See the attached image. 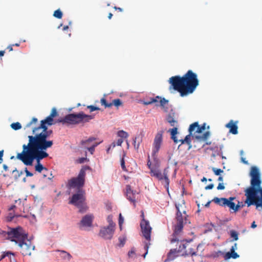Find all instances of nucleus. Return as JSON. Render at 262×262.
<instances>
[{
  "mask_svg": "<svg viewBox=\"0 0 262 262\" xmlns=\"http://www.w3.org/2000/svg\"><path fill=\"white\" fill-rule=\"evenodd\" d=\"M229 234L231 238H232V241H237L238 239V233L234 230H231L229 231Z\"/></svg>",
  "mask_w": 262,
  "mask_h": 262,
  "instance_id": "29",
  "label": "nucleus"
},
{
  "mask_svg": "<svg viewBox=\"0 0 262 262\" xmlns=\"http://www.w3.org/2000/svg\"><path fill=\"white\" fill-rule=\"evenodd\" d=\"M197 75L191 70L181 77V97L192 94L199 85Z\"/></svg>",
  "mask_w": 262,
  "mask_h": 262,
  "instance_id": "4",
  "label": "nucleus"
},
{
  "mask_svg": "<svg viewBox=\"0 0 262 262\" xmlns=\"http://www.w3.org/2000/svg\"><path fill=\"white\" fill-rule=\"evenodd\" d=\"M224 189H225V186H224L223 183H219L217 187V190H224Z\"/></svg>",
  "mask_w": 262,
  "mask_h": 262,
  "instance_id": "51",
  "label": "nucleus"
},
{
  "mask_svg": "<svg viewBox=\"0 0 262 262\" xmlns=\"http://www.w3.org/2000/svg\"><path fill=\"white\" fill-rule=\"evenodd\" d=\"M240 207L241 206L238 204L235 205L234 208V212H236L239 209Z\"/></svg>",
  "mask_w": 262,
  "mask_h": 262,
  "instance_id": "61",
  "label": "nucleus"
},
{
  "mask_svg": "<svg viewBox=\"0 0 262 262\" xmlns=\"http://www.w3.org/2000/svg\"><path fill=\"white\" fill-rule=\"evenodd\" d=\"M87 108L90 110V112H94L95 111L100 110V108L99 107H97V106H93V105H88V106H87Z\"/></svg>",
  "mask_w": 262,
  "mask_h": 262,
  "instance_id": "43",
  "label": "nucleus"
},
{
  "mask_svg": "<svg viewBox=\"0 0 262 262\" xmlns=\"http://www.w3.org/2000/svg\"><path fill=\"white\" fill-rule=\"evenodd\" d=\"M123 223V218L121 214L120 213L119 219V227H120V228L121 230L122 229V225Z\"/></svg>",
  "mask_w": 262,
  "mask_h": 262,
  "instance_id": "49",
  "label": "nucleus"
},
{
  "mask_svg": "<svg viewBox=\"0 0 262 262\" xmlns=\"http://www.w3.org/2000/svg\"><path fill=\"white\" fill-rule=\"evenodd\" d=\"M17 245L19 248L20 252L24 256H30L32 252L35 249V246L32 244L30 240L28 239V237L19 241Z\"/></svg>",
  "mask_w": 262,
  "mask_h": 262,
  "instance_id": "9",
  "label": "nucleus"
},
{
  "mask_svg": "<svg viewBox=\"0 0 262 262\" xmlns=\"http://www.w3.org/2000/svg\"><path fill=\"white\" fill-rule=\"evenodd\" d=\"M227 199L226 198H219L217 197H215L212 201L222 206H225L226 203L227 202Z\"/></svg>",
  "mask_w": 262,
  "mask_h": 262,
  "instance_id": "26",
  "label": "nucleus"
},
{
  "mask_svg": "<svg viewBox=\"0 0 262 262\" xmlns=\"http://www.w3.org/2000/svg\"><path fill=\"white\" fill-rule=\"evenodd\" d=\"M13 45H10V46H9L8 47H7V49L9 50V51H13V48H12V46Z\"/></svg>",
  "mask_w": 262,
  "mask_h": 262,
  "instance_id": "64",
  "label": "nucleus"
},
{
  "mask_svg": "<svg viewBox=\"0 0 262 262\" xmlns=\"http://www.w3.org/2000/svg\"><path fill=\"white\" fill-rule=\"evenodd\" d=\"M111 104H112V106L114 105L116 107H118L122 105V102L120 99H116L113 100Z\"/></svg>",
  "mask_w": 262,
  "mask_h": 262,
  "instance_id": "35",
  "label": "nucleus"
},
{
  "mask_svg": "<svg viewBox=\"0 0 262 262\" xmlns=\"http://www.w3.org/2000/svg\"><path fill=\"white\" fill-rule=\"evenodd\" d=\"M224 252L219 250L217 251H214L210 254V257L212 258H217L221 255H223Z\"/></svg>",
  "mask_w": 262,
  "mask_h": 262,
  "instance_id": "33",
  "label": "nucleus"
},
{
  "mask_svg": "<svg viewBox=\"0 0 262 262\" xmlns=\"http://www.w3.org/2000/svg\"><path fill=\"white\" fill-rule=\"evenodd\" d=\"M10 255H14V253L9 251L4 252L0 258V261L6 256H9Z\"/></svg>",
  "mask_w": 262,
  "mask_h": 262,
  "instance_id": "42",
  "label": "nucleus"
},
{
  "mask_svg": "<svg viewBox=\"0 0 262 262\" xmlns=\"http://www.w3.org/2000/svg\"><path fill=\"white\" fill-rule=\"evenodd\" d=\"M135 255V250L134 248L132 249L128 253V255L129 257H134Z\"/></svg>",
  "mask_w": 262,
  "mask_h": 262,
  "instance_id": "46",
  "label": "nucleus"
},
{
  "mask_svg": "<svg viewBox=\"0 0 262 262\" xmlns=\"http://www.w3.org/2000/svg\"><path fill=\"white\" fill-rule=\"evenodd\" d=\"M56 251L60 253V255L61 257L63 259H67L68 260L70 261L72 257L70 253L66 251L57 250Z\"/></svg>",
  "mask_w": 262,
  "mask_h": 262,
  "instance_id": "27",
  "label": "nucleus"
},
{
  "mask_svg": "<svg viewBox=\"0 0 262 262\" xmlns=\"http://www.w3.org/2000/svg\"><path fill=\"white\" fill-rule=\"evenodd\" d=\"M69 204L76 206L79 209V212L81 213L85 212L88 209L85 203L84 193L82 190H79L77 193L72 195L69 201Z\"/></svg>",
  "mask_w": 262,
  "mask_h": 262,
  "instance_id": "7",
  "label": "nucleus"
},
{
  "mask_svg": "<svg viewBox=\"0 0 262 262\" xmlns=\"http://www.w3.org/2000/svg\"><path fill=\"white\" fill-rule=\"evenodd\" d=\"M226 127L230 128V132L234 135H236L238 133L237 126L236 124L233 123V120H231L226 125Z\"/></svg>",
  "mask_w": 262,
  "mask_h": 262,
  "instance_id": "24",
  "label": "nucleus"
},
{
  "mask_svg": "<svg viewBox=\"0 0 262 262\" xmlns=\"http://www.w3.org/2000/svg\"><path fill=\"white\" fill-rule=\"evenodd\" d=\"M190 222L189 221V220L188 219V217H186L185 215L184 216H183L182 214H181V229H182L183 228V226L184 225H186L187 224H190Z\"/></svg>",
  "mask_w": 262,
  "mask_h": 262,
  "instance_id": "31",
  "label": "nucleus"
},
{
  "mask_svg": "<svg viewBox=\"0 0 262 262\" xmlns=\"http://www.w3.org/2000/svg\"><path fill=\"white\" fill-rule=\"evenodd\" d=\"M107 221L109 224L108 226H111V227L115 228L116 224L113 221V217L112 215H108L107 216Z\"/></svg>",
  "mask_w": 262,
  "mask_h": 262,
  "instance_id": "37",
  "label": "nucleus"
},
{
  "mask_svg": "<svg viewBox=\"0 0 262 262\" xmlns=\"http://www.w3.org/2000/svg\"><path fill=\"white\" fill-rule=\"evenodd\" d=\"M169 82L171 84L170 91L173 90L180 93V76L171 77L169 78Z\"/></svg>",
  "mask_w": 262,
  "mask_h": 262,
  "instance_id": "18",
  "label": "nucleus"
},
{
  "mask_svg": "<svg viewBox=\"0 0 262 262\" xmlns=\"http://www.w3.org/2000/svg\"><path fill=\"white\" fill-rule=\"evenodd\" d=\"M214 187V185L213 184H210L209 185H208V186H206L205 189V190H209V189H211L213 188Z\"/></svg>",
  "mask_w": 262,
  "mask_h": 262,
  "instance_id": "58",
  "label": "nucleus"
},
{
  "mask_svg": "<svg viewBox=\"0 0 262 262\" xmlns=\"http://www.w3.org/2000/svg\"><path fill=\"white\" fill-rule=\"evenodd\" d=\"M53 16L58 19H61L62 17V12L60 9L56 10L54 11Z\"/></svg>",
  "mask_w": 262,
  "mask_h": 262,
  "instance_id": "36",
  "label": "nucleus"
},
{
  "mask_svg": "<svg viewBox=\"0 0 262 262\" xmlns=\"http://www.w3.org/2000/svg\"><path fill=\"white\" fill-rule=\"evenodd\" d=\"M205 123H204L202 125H200V128H199L198 131L200 132V133H201L203 130L205 129Z\"/></svg>",
  "mask_w": 262,
  "mask_h": 262,
  "instance_id": "55",
  "label": "nucleus"
},
{
  "mask_svg": "<svg viewBox=\"0 0 262 262\" xmlns=\"http://www.w3.org/2000/svg\"><path fill=\"white\" fill-rule=\"evenodd\" d=\"M179 249H171L167 254V258L166 260L170 261L173 260L176 257L179 256Z\"/></svg>",
  "mask_w": 262,
  "mask_h": 262,
  "instance_id": "23",
  "label": "nucleus"
},
{
  "mask_svg": "<svg viewBox=\"0 0 262 262\" xmlns=\"http://www.w3.org/2000/svg\"><path fill=\"white\" fill-rule=\"evenodd\" d=\"M239 256V255L235 251H234V252L229 251V252H227L225 254V255L224 256V258L226 260L229 259L231 258L236 259L237 258H238Z\"/></svg>",
  "mask_w": 262,
  "mask_h": 262,
  "instance_id": "28",
  "label": "nucleus"
},
{
  "mask_svg": "<svg viewBox=\"0 0 262 262\" xmlns=\"http://www.w3.org/2000/svg\"><path fill=\"white\" fill-rule=\"evenodd\" d=\"M47 149L24 144L22 152L17 154L16 158L27 166H32L34 160H36L37 164L35 166V170L38 172L42 171L48 172V169L40 163L42 159L49 156V154L45 151Z\"/></svg>",
  "mask_w": 262,
  "mask_h": 262,
  "instance_id": "1",
  "label": "nucleus"
},
{
  "mask_svg": "<svg viewBox=\"0 0 262 262\" xmlns=\"http://www.w3.org/2000/svg\"><path fill=\"white\" fill-rule=\"evenodd\" d=\"M117 136L121 138H127L128 137V134L127 132L121 130L117 132Z\"/></svg>",
  "mask_w": 262,
  "mask_h": 262,
  "instance_id": "32",
  "label": "nucleus"
},
{
  "mask_svg": "<svg viewBox=\"0 0 262 262\" xmlns=\"http://www.w3.org/2000/svg\"><path fill=\"white\" fill-rule=\"evenodd\" d=\"M96 138L91 137L88 139L82 140L80 142V145L82 148L88 149L96 140Z\"/></svg>",
  "mask_w": 262,
  "mask_h": 262,
  "instance_id": "21",
  "label": "nucleus"
},
{
  "mask_svg": "<svg viewBox=\"0 0 262 262\" xmlns=\"http://www.w3.org/2000/svg\"><path fill=\"white\" fill-rule=\"evenodd\" d=\"M256 226H257V225H256L255 222H253V223L251 224V228H255L256 227Z\"/></svg>",
  "mask_w": 262,
  "mask_h": 262,
  "instance_id": "63",
  "label": "nucleus"
},
{
  "mask_svg": "<svg viewBox=\"0 0 262 262\" xmlns=\"http://www.w3.org/2000/svg\"><path fill=\"white\" fill-rule=\"evenodd\" d=\"M7 233V239L15 242L16 244L25 238L28 237V234L20 226L16 228H9Z\"/></svg>",
  "mask_w": 262,
  "mask_h": 262,
  "instance_id": "6",
  "label": "nucleus"
},
{
  "mask_svg": "<svg viewBox=\"0 0 262 262\" xmlns=\"http://www.w3.org/2000/svg\"><path fill=\"white\" fill-rule=\"evenodd\" d=\"M114 8L115 9V10H117L118 11H119L120 12H122L123 11V9L121 8H119V7H117L116 6H115L114 7Z\"/></svg>",
  "mask_w": 262,
  "mask_h": 262,
  "instance_id": "62",
  "label": "nucleus"
},
{
  "mask_svg": "<svg viewBox=\"0 0 262 262\" xmlns=\"http://www.w3.org/2000/svg\"><path fill=\"white\" fill-rule=\"evenodd\" d=\"M163 132L162 131L159 132L156 135L152 143V155H156L159 152L161 147V146L163 144Z\"/></svg>",
  "mask_w": 262,
  "mask_h": 262,
  "instance_id": "14",
  "label": "nucleus"
},
{
  "mask_svg": "<svg viewBox=\"0 0 262 262\" xmlns=\"http://www.w3.org/2000/svg\"><path fill=\"white\" fill-rule=\"evenodd\" d=\"M226 206L229 207L230 208V209L233 210L234 211V208H235V204L233 202L228 201V199H227V202L226 203Z\"/></svg>",
  "mask_w": 262,
  "mask_h": 262,
  "instance_id": "40",
  "label": "nucleus"
},
{
  "mask_svg": "<svg viewBox=\"0 0 262 262\" xmlns=\"http://www.w3.org/2000/svg\"><path fill=\"white\" fill-rule=\"evenodd\" d=\"M42 129L43 130L39 134H35L34 136H29L28 143L26 145L35 147H42L45 148H50L53 144L52 140H48V138L52 134V130H48L46 123L42 120L40 125L37 127H34L32 129L33 134L39 129Z\"/></svg>",
  "mask_w": 262,
  "mask_h": 262,
  "instance_id": "3",
  "label": "nucleus"
},
{
  "mask_svg": "<svg viewBox=\"0 0 262 262\" xmlns=\"http://www.w3.org/2000/svg\"><path fill=\"white\" fill-rule=\"evenodd\" d=\"M53 118H52L50 116H49L45 120H43L42 121H43L46 124H48L49 125H51L53 124Z\"/></svg>",
  "mask_w": 262,
  "mask_h": 262,
  "instance_id": "38",
  "label": "nucleus"
},
{
  "mask_svg": "<svg viewBox=\"0 0 262 262\" xmlns=\"http://www.w3.org/2000/svg\"><path fill=\"white\" fill-rule=\"evenodd\" d=\"M140 227L141 228L142 233L143 236L145 237V238L148 241V243H146L144 249L146 250L145 253L143 255V257L145 258L146 255L148 253V250L150 245L149 241L150 240L151 236V227L149 225V223L148 221L146 220H142L140 223Z\"/></svg>",
  "mask_w": 262,
  "mask_h": 262,
  "instance_id": "8",
  "label": "nucleus"
},
{
  "mask_svg": "<svg viewBox=\"0 0 262 262\" xmlns=\"http://www.w3.org/2000/svg\"><path fill=\"white\" fill-rule=\"evenodd\" d=\"M166 120L171 126L174 127L172 128L169 129L168 132L170 134L171 139L175 143H178L179 140L177 139L176 135L178 133V128L177 127H174L177 125L178 121L176 120L174 114L171 112L169 113L166 117Z\"/></svg>",
  "mask_w": 262,
  "mask_h": 262,
  "instance_id": "11",
  "label": "nucleus"
},
{
  "mask_svg": "<svg viewBox=\"0 0 262 262\" xmlns=\"http://www.w3.org/2000/svg\"><path fill=\"white\" fill-rule=\"evenodd\" d=\"M123 140L122 139H119L117 140L116 144L118 146H121L122 143H123Z\"/></svg>",
  "mask_w": 262,
  "mask_h": 262,
  "instance_id": "57",
  "label": "nucleus"
},
{
  "mask_svg": "<svg viewBox=\"0 0 262 262\" xmlns=\"http://www.w3.org/2000/svg\"><path fill=\"white\" fill-rule=\"evenodd\" d=\"M250 176L251 177V186L245 190V203L248 207L255 205L257 208L259 207L262 208V188L260 187L261 181L258 168L256 166H252Z\"/></svg>",
  "mask_w": 262,
  "mask_h": 262,
  "instance_id": "2",
  "label": "nucleus"
},
{
  "mask_svg": "<svg viewBox=\"0 0 262 262\" xmlns=\"http://www.w3.org/2000/svg\"><path fill=\"white\" fill-rule=\"evenodd\" d=\"M0 234L3 235L4 236H6L7 235V231H5L0 229Z\"/></svg>",
  "mask_w": 262,
  "mask_h": 262,
  "instance_id": "59",
  "label": "nucleus"
},
{
  "mask_svg": "<svg viewBox=\"0 0 262 262\" xmlns=\"http://www.w3.org/2000/svg\"><path fill=\"white\" fill-rule=\"evenodd\" d=\"M57 115H58V113H57V110L55 107H54L52 109L51 113L49 116H50L52 118H54V117H56V116H57Z\"/></svg>",
  "mask_w": 262,
  "mask_h": 262,
  "instance_id": "44",
  "label": "nucleus"
},
{
  "mask_svg": "<svg viewBox=\"0 0 262 262\" xmlns=\"http://www.w3.org/2000/svg\"><path fill=\"white\" fill-rule=\"evenodd\" d=\"M155 103L156 106H160L162 108H164L165 106L168 104V100H166L164 98H162L160 96H157L155 97L149 98L146 100L143 101V104L147 105Z\"/></svg>",
  "mask_w": 262,
  "mask_h": 262,
  "instance_id": "13",
  "label": "nucleus"
},
{
  "mask_svg": "<svg viewBox=\"0 0 262 262\" xmlns=\"http://www.w3.org/2000/svg\"><path fill=\"white\" fill-rule=\"evenodd\" d=\"M11 127L14 130H18L21 128V125L19 122L13 123L11 124Z\"/></svg>",
  "mask_w": 262,
  "mask_h": 262,
  "instance_id": "39",
  "label": "nucleus"
},
{
  "mask_svg": "<svg viewBox=\"0 0 262 262\" xmlns=\"http://www.w3.org/2000/svg\"><path fill=\"white\" fill-rule=\"evenodd\" d=\"M210 136L209 132H206L202 135H195L194 136L195 138L200 142L205 141L207 140V139Z\"/></svg>",
  "mask_w": 262,
  "mask_h": 262,
  "instance_id": "25",
  "label": "nucleus"
},
{
  "mask_svg": "<svg viewBox=\"0 0 262 262\" xmlns=\"http://www.w3.org/2000/svg\"><path fill=\"white\" fill-rule=\"evenodd\" d=\"M99 142H94L87 149L90 152L91 155L94 154L95 148L101 143Z\"/></svg>",
  "mask_w": 262,
  "mask_h": 262,
  "instance_id": "30",
  "label": "nucleus"
},
{
  "mask_svg": "<svg viewBox=\"0 0 262 262\" xmlns=\"http://www.w3.org/2000/svg\"><path fill=\"white\" fill-rule=\"evenodd\" d=\"M85 177V168H82L76 178H73L68 181L69 187L79 188L84 185Z\"/></svg>",
  "mask_w": 262,
  "mask_h": 262,
  "instance_id": "10",
  "label": "nucleus"
},
{
  "mask_svg": "<svg viewBox=\"0 0 262 262\" xmlns=\"http://www.w3.org/2000/svg\"><path fill=\"white\" fill-rule=\"evenodd\" d=\"M86 161H87L86 158H81L78 160V163L80 164L83 163Z\"/></svg>",
  "mask_w": 262,
  "mask_h": 262,
  "instance_id": "56",
  "label": "nucleus"
},
{
  "mask_svg": "<svg viewBox=\"0 0 262 262\" xmlns=\"http://www.w3.org/2000/svg\"><path fill=\"white\" fill-rule=\"evenodd\" d=\"M150 174L152 177H155L158 180L163 181V184L168 188L169 185V179L167 176L164 172L163 174L158 169L156 168H151Z\"/></svg>",
  "mask_w": 262,
  "mask_h": 262,
  "instance_id": "15",
  "label": "nucleus"
},
{
  "mask_svg": "<svg viewBox=\"0 0 262 262\" xmlns=\"http://www.w3.org/2000/svg\"><path fill=\"white\" fill-rule=\"evenodd\" d=\"M38 120L36 118H33L31 121L29 122L26 126V127H30L33 123H35L37 122Z\"/></svg>",
  "mask_w": 262,
  "mask_h": 262,
  "instance_id": "47",
  "label": "nucleus"
},
{
  "mask_svg": "<svg viewBox=\"0 0 262 262\" xmlns=\"http://www.w3.org/2000/svg\"><path fill=\"white\" fill-rule=\"evenodd\" d=\"M121 166L124 171H127L125 165V161L123 158L121 160Z\"/></svg>",
  "mask_w": 262,
  "mask_h": 262,
  "instance_id": "48",
  "label": "nucleus"
},
{
  "mask_svg": "<svg viewBox=\"0 0 262 262\" xmlns=\"http://www.w3.org/2000/svg\"><path fill=\"white\" fill-rule=\"evenodd\" d=\"M200 128V125H199V123L198 122H194L193 123L191 124L189 128V134L187 135L185 139L182 140L181 139V145L184 144H187L188 146L187 149H190L191 147V139L192 137V133L194 131H195L197 133H200V132L198 131V129Z\"/></svg>",
  "mask_w": 262,
  "mask_h": 262,
  "instance_id": "12",
  "label": "nucleus"
},
{
  "mask_svg": "<svg viewBox=\"0 0 262 262\" xmlns=\"http://www.w3.org/2000/svg\"><path fill=\"white\" fill-rule=\"evenodd\" d=\"M94 118V115H86L83 112H80L78 114H70L66 115L64 118L58 119L57 122L62 124H77L89 122Z\"/></svg>",
  "mask_w": 262,
  "mask_h": 262,
  "instance_id": "5",
  "label": "nucleus"
},
{
  "mask_svg": "<svg viewBox=\"0 0 262 262\" xmlns=\"http://www.w3.org/2000/svg\"><path fill=\"white\" fill-rule=\"evenodd\" d=\"M119 241L120 242L119 246L120 247H123L126 241V237L124 236L119 237Z\"/></svg>",
  "mask_w": 262,
  "mask_h": 262,
  "instance_id": "41",
  "label": "nucleus"
},
{
  "mask_svg": "<svg viewBox=\"0 0 262 262\" xmlns=\"http://www.w3.org/2000/svg\"><path fill=\"white\" fill-rule=\"evenodd\" d=\"M144 135L142 133H141L139 135L136 136L134 139L133 144L136 149L138 150L139 148L140 143L142 141V138Z\"/></svg>",
  "mask_w": 262,
  "mask_h": 262,
  "instance_id": "22",
  "label": "nucleus"
},
{
  "mask_svg": "<svg viewBox=\"0 0 262 262\" xmlns=\"http://www.w3.org/2000/svg\"><path fill=\"white\" fill-rule=\"evenodd\" d=\"M115 228L111 226L103 227L100 229L99 235L104 239H111L114 235Z\"/></svg>",
  "mask_w": 262,
  "mask_h": 262,
  "instance_id": "17",
  "label": "nucleus"
},
{
  "mask_svg": "<svg viewBox=\"0 0 262 262\" xmlns=\"http://www.w3.org/2000/svg\"><path fill=\"white\" fill-rule=\"evenodd\" d=\"M212 170L214 172V174L217 176L220 175L222 172H223V170H222L221 169H217L215 168H213Z\"/></svg>",
  "mask_w": 262,
  "mask_h": 262,
  "instance_id": "45",
  "label": "nucleus"
},
{
  "mask_svg": "<svg viewBox=\"0 0 262 262\" xmlns=\"http://www.w3.org/2000/svg\"><path fill=\"white\" fill-rule=\"evenodd\" d=\"M3 154H4V150H2L1 151H0V164L3 161Z\"/></svg>",
  "mask_w": 262,
  "mask_h": 262,
  "instance_id": "60",
  "label": "nucleus"
},
{
  "mask_svg": "<svg viewBox=\"0 0 262 262\" xmlns=\"http://www.w3.org/2000/svg\"><path fill=\"white\" fill-rule=\"evenodd\" d=\"M192 241V239H190L189 240H184V239L182 240L181 239V245H182V246H183V248L185 249L186 248L185 244L183 243L184 242L186 241L187 243H190Z\"/></svg>",
  "mask_w": 262,
  "mask_h": 262,
  "instance_id": "50",
  "label": "nucleus"
},
{
  "mask_svg": "<svg viewBox=\"0 0 262 262\" xmlns=\"http://www.w3.org/2000/svg\"><path fill=\"white\" fill-rule=\"evenodd\" d=\"M136 191L132 190L130 185L126 187V195L127 199L135 206L136 204Z\"/></svg>",
  "mask_w": 262,
  "mask_h": 262,
  "instance_id": "19",
  "label": "nucleus"
},
{
  "mask_svg": "<svg viewBox=\"0 0 262 262\" xmlns=\"http://www.w3.org/2000/svg\"><path fill=\"white\" fill-rule=\"evenodd\" d=\"M190 251L188 253H185V254H184L183 253L181 254V255H195V253L194 252V251H192V249L191 248H190Z\"/></svg>",
  "mask_w": 262,
  "mask_h": 262,
  "instance_id": "53",
  "label": "nucleus"
},
{
  "mask_svg": "<svg viewBox=\"0 0 262 262\" xmlns=\"http://www.w3.org/2000/svg\"><path fill=\"white\" fill-rule=\"evenodd\" d=\"M176 207L177 210V216L176 219L177 220V225L174 226V231L172 235V237L171 238L170 241L171 243H173L176 242H179L178 236L180 233V216L179 215V205H176Z\"/></svg>",
  "mask_w": 262,
  "mask_h": 262,
  "instance_id": "16",
  "label": "nucleus"
},
{
  "mask_svg": "<svg viewBox=\"0 0 262 262\" xmlns=\"http://www.w3.org/2000/svg\"><path fill=\"white\" fill-rule=\"evenodd\" d=\"M237 248V245L236 243H234V245L231 247L230 251L234 252Z\"/></svg>",
  "mask_w": 262,
  "mask_h": 262,
  "instance_id": "54",
  "label": "nucleus"
},
{
  "mask_svg": "<svg viewBox=\"0 0 262 262\" xmlns=\"http://www.w3.org/2000/svg\"><path fill=\"white\" fill-rule=\"evenodd\" d=\"M25 172L26 174L27 177H32L33 176V174L32 173L28 171L27 168H25Z\"/></svg>",
  "mask_w": 262,
  "mask_h": 262,
  "instance_id": "52",
  "label": "nucleus"
},
{
  "mask_svg": "<svg viewBox=\"0 0 262 262\" xmlns=\"http://www.w3.org/2000/svg\"><path fill=\"white\" fill-rule=\"evenodd\" d=\"M100 103L102 105H104L105 108L112 107V104L111 103H107L104 97H103L100 100Z\"/></svg>",
  "mask_w": 262,
  "mask_h": 262,
  "instance_id": "34",
  "label": "nucleus"
},
{
  "mask_svg": "<svg viewBox=\"0 0 262 262\" xmlns=\"http://www.w3.org/2000/svg\"><path fill=\"white\" fill-rule=\"evenodd\" d=\"M94 216L92 214H87L81 219L80 225L82 227H90L92 226Z\"/></svg>",
  "mask_w": 262,
  "mask_h": 262,
  "instance_id": "20",
  "label": "nucleus"
}]
</instances>
